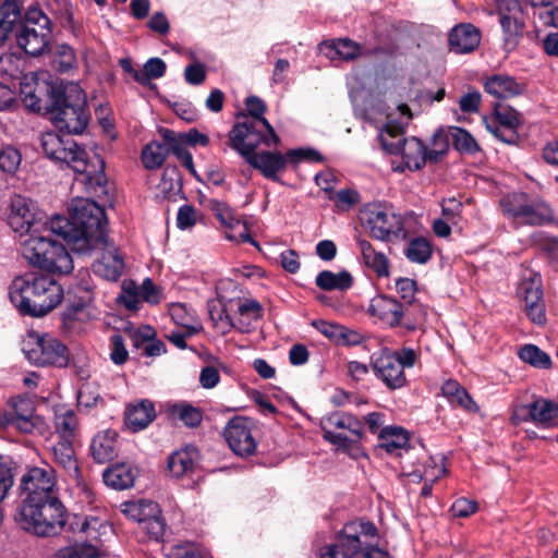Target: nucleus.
<instances>
[{"label":"nucleus","mask_w":558,"mask_h":558,"mask_svg":"<svg viewBox=\"0 0 558 558\" xmlns=\"http://www.w3.org/2000/svg\"><path fill=\"white\" fill-rule=\"evenodd\" d=\"M155 416L154 404L148 400L131 403L125 410V423L133 432L147 427Z\"/></svg>","instance_id":"36"},{"label":"nucleus","mask_w":558,"mask_h":558,"mask_svg":"<svg viewBox=\"0 0 558 558\" xmlns=\"http://www.w3.org/2000/svg\"><path fill=\"white\" fill-rule=\"evenodd\" d=\"M140 288L133 281H123L120 302L129 310H137L141 303Z\"/></svg>","instance_id":"61"},{"label":"nucleus","mask_w":558,"mask_h":558,"mask_svg":"<svg viewBox=\"0 0 558 558\" xmlns=\"http://www.w3.org/2000/svg\"><path fill=\"white\" fill-rule=\"evenodd\" d=\"M21 16V8L14 0H5L0 11V43H3Z\"/></svg>","instance_id":"49"},{"label":"nucleus","mask_w":558,"mask_h":558,"mask_svg":"<svg viewBox=\"0 0 558 558\" xmlns=\"http://www.w3.org/2000/svg\"><path fill=\"white\" fill-rule=\"evenodd\" d=\"M172 320L181 328H187V333H197L202 329L201 324L196 320L193 313L189 311L186 305L177 303L172 304L170 310Z\"/></svg>","instance_id":"50"},{"label":"nucleus","mask_w":558,"mask_h":558,"mask_svg":"<svg viewBox=\"0 0 558 558\" xmlns=\"http://www.w3.org/2000/svg\"><path fill=\"white\" fill-rule=\"evenodd\" d=\"M225 438L231 450L238 456L252 454L256 449L250 424L244 418L231 420L225 428Z\"/></svg>","instance_id":"28"},{"label":"nucleus","mask_w":558,"mask_h":558,"mask_svg":"<svg viewBox=\"0 0 558 558\" xmlns=\"http://www.w3.org/2000/svg\"><path fill=\"white\" fill-rule=\"evenodd\" d=\"M448 148V135L442 130L436 131L433 135L430 147L426 148L428 162H438L446 155Z\"/></svg>","instance_id":"58"},{"label":"nucleus","mask_w":558,"mask_h":558,"mask_svg":"<svg viewBox=\"0 0 558 558\" xmlns=\"http://www.w3.org/2000/svg\"><path fill=\"white\" fill-rule=\"evenodd\" d=\"M78 428L76 414L72 410H58L54 414V429L58 440L74 441Z\"/></svg>","instance_id":"43"},{"label":"nucleus","mask_w":558,"mask_h":558,"mask_svg":"<svg viewBox=\"0 0 558 558\" xmlns=\"http://www.w3.org/2000/svg\"><path fill=\"white\" fill-rule=\"evenodd\" d=\"M196 452L184 449L173 452L168 458V470L174 477H182L193 472L195 466Z\"/></svg>","instance_id":"44"},{"label":"nucleus","mask_w":558,"mask_h":558,"mask_svg":"<svg viewBox=\"0 0 558 558\" xmlns=\"http://www.w3.org/2000/svg\"><path fill=\"white\" fill-rule=\"evenodd\" d=\"M315 283L324 291H345L352 287L353 278L347 270L339 272L323 270L316 276Z\"/></svg>","instance_id":"40"},{"label":"nucleus","mask_w":558,"mask_h":558,"mask_svg":"<svg viewBox=\"0 0 558 558\" xmlns=\"http://www.w3.org/2000/svg\"><path fill=\"white\" fill-rule=\"evenodd\" d=\"M23 352L37 366L65 367L70 362L68 348L59 339L34 330L24 339Z\"/></svg>","instance_id":"11"},{"label":"nucleus","mask_w":558,"mask_h":558,"mask_svg":"<svg viewBox=\"0 0 558 558\" xmlns=\"http://www.w3.org/2000/svg\"><path fill=\"white\" fill-rule=\"evenodd\" d=\"M417 360V353L411 348H402L398 351L383 349L373 353L371 365L374 374L389 389H399L407 383L404 368L413 367Z\"/></svg>","instance_id":"8"},{"label":"nucleus","mask_w":558,"mask_h":558,"mask_svg":"<svg viewBox=\"0 0 558 558\" xmlns=\"http://www.w3.org/2000/svg\"><path fill=\"white\" fill-rule=\"evenodd\" d=\"M9 296L22 315L41 317L57 307L63 298V290L50 276L27 272L12 280Z\"/></svg>","instance_id":"3"},{"label":"nucleus","mask_w":558,"mask_h":558,"mask_svg":"<svg viewBox=\"0 0 558 558\" xmlns=\"http://www.w3.org/2000/svg\"><path fill=\"white\" fill-rule=\"evenodd\" d=\"M502 32V49L513 51L525 29V17L519 0H494Z\"/></svg>","instance_id":"15"},{"label":"nucleus","mask_w":558,"mask_h":558,"mask_svg":"<svg viewBox=\"0 0 558 558\" xmlns=\"http://www.w3.org/2000/svg\"><path fill=\"white\" fill-rule=\"evenodd\" d=\"M22 162V155L13 146H5L0 150V170L7 174L13 175L19 170Z\"/></svg>","instance_id":"57"},{"label":"nucleus","mask_w":558,"mask_h":558,"mask_svg":"<svg viewBox=\"0 0 558 558\" xmlns=\"http://www.w3.org/2000/svg\"><path fill=\"white\" fill-rule=\"evenodd\" d=\"M48 223L49 220L29 198L21 195L11 198L8 225L19 239L27 236L29 232L44 230Z\"/></svg>","instance_id":"14"},{"label":"nucleus","mask_w":558,"mask_h":558,"mask_svg":"<svg viewBox=\"0 0 558 558\" xmlns=\"http://www.w3.org/2000/svg\"><path fill=\"white\" fill-rule=\"evenodd\" d=\"M54 126L69 134H80L87 126L89 113L86 95L77 83L60 82L49 89L48 106Z\"/></svg>","instance_id":"4"},{"label":"nucleus","mask_w":558,"mask_h":558,"mask_svg":"<svg viewBox=\"0 0 558 558\" xmlns=\"http://www.w3.org/2000/svg\"><path fill=\"white\" fill-rule=\"evenodd\" d=\"M54 234L50 229V222L39 232H29L27 236L19 239L23 257L33 266L38 262H43L45 251L50 247L52 239L50 234Z\"/></svg>","instance_id":"29"},{"label":"nucleus","mask_w":558,"mask_h":558,"mask_svg":"<svg viewBox=\"0 0 558 558\" xmlns=\"http://www.w3.org/2000/svg\"><path fill=\"white\" fill-rule=\"evenodd\" d=\"M369 312L390 327L400 325L404 314L402 304L387 295L374 298L369 305Z\"/></svg>","instance_id":"33"},{"label":"nucleus","mask_w":558,"mask_h":558,"mask_svg":"<svg viewBox=\"0 0 558 558\" xmlns=\"http://www.w3.org/2000/svg\"><path fill=\"white\" fill-rule=\"evenodd\" d=\"M137 469L128 463H119L104 472V482L114 489H126L133 486Z\"/></svg>","instance_id":"38"},{"label":"nucleus","mask_w":558,"mask_h":558,"mask_svg":"<svg viewBox=\"0 0 558 558\" xmlns=\"http://www.w3.org/2000/svg\"><path fill=\"white\" fill-rule=\"evenodd\" d=\"M106 225L104 208L88 198L72 201L70 218L60 215L50 218L51 231L81 254H87L106 243Z\"/></svg>","instance_id":"1"},{"label":"nucleus","mask_w":558,"mask_h":558,"mask_svg":"<svg viewBox=\"0 0 558 558\" xmlns=\"http://www.w3.org/2000/svg\"><path fill=\"white\" fill-rule=\"evenodd\" d=\"M52 65L62 73L75 68L76 56L73 48L66 44L57 45L53 50Z\"/></svg>","instance_id":"54"},{"label":"nucleus","mask_w":558,"mask_h":558,"mask_svg":"<svg viewBox=\"0 0 558 558\" xmlns=\"http://www.w3.org/2000/svg\"><path fill=\"white\" fill-rule=\"evenodd\" d=\"M241 130L242 129H236L234 131L232 143H227V146L244 157L246 161L253 168L259 170L265 178L274 181L278 180V173L286 169L288 161L287 155L284 156L279 151L255 153V149L262 143L266 146L277 145L280 140L274 141L268 134L257 137L248 135L246 140L240 141L243 136V131Z\"/></svg>","instance_id":"6"},{"label":"nucleus","mask_w":558,"mask_h":558,"mask_svg":"<svg viewBox=\"0 0 558 558\" xmlns=\"http://www.w3.org/2000/svg\"><path fill=\"white\" fill-rule=\"evenodd\" d=\"M168 558H198V550L196 546L191 543H179L171 545L167 551Z\"/></svg>","instance_id":"64"},{"label":"nucleus","mask_w":558,"mask_h":558,"mask_svg":"<svg viewBox=\"0 0 558 558\" xmlns=\"http://www.w3.org/2000/svg\"><path fill=\"white\" fill-rule=\"evenodd\" d=\"M442 395L450 403L457 404L468 412L475 413L478 407L468 391L456 380H447L441 387Z\"/></svg>","instance_id":"41"},{"label":"nucleus","mask_w":558,"mask_h":558,"mask_svg":"<svg viewBox=\"0 0 558 558\" xmlns=\"http://www.w3.org/2000/svg\"><path fill=\"white\" fill-rule=\"evenodd\" d=\"M486 129L498 140L507 144H514L518 141L517 128L519 125V113L517 110L498 106L495 116L485 119Z\"/></svg>","instance_id":"25"},{"label":"nucleus","mask_w":558,"mask_h":558,"mask_svg":"<svg viewBox=\"0 0 558 558\" xmlns=\"http://www.w3.org/2000/svg\"><path fill=\"white\" fill-rule=\"evenodd\" d=\"M558 416V404L544 398L536 399L530 404L517 405L510 421L518 425L521 422L532 421L536 424L550 426Z\"/></svg>","instance_id":"23"},{"label":"nucleus","mask_w":558,"mask_h":558,"mask_svg":"<svg viewBox=\"0 0 558 558\" xmlns=\"http://www.w3.org/2000/svg\"><path fill=\"white\" fill-rule=\"evenodd\" d=\"M15 520L23 530L40 537H48L63 531L68 512L60 496L22 500Z\"/></svg>","instance_id":"5"},{"label":"nucleus","mask_w":558,"mask_h":558,"mask_svg":"<svg viewBox=\"0 0 558 558\" xmlns=\"http://www.w3.org/2000/svg\"><path fill=\"white\" fill-rule=\"evenodd\" d=\"M169 154V146L163 143L151 142L142 150V161L146 169H158L162 166Z\"/></svg>","instance_id":"48"},{"label":"nucleus","mask_w":558,"mask_h":558,"mask_svg":"<svg viewBox=\"0 0 558 558\" xmlns=\"http://www.w3.org/2000/svg\"><path fill=\"white\" fill-rule=\"evenodd\" d=\"M117 437L114 430L97 433L90 442V454L97 463H106L117 456Z\"/></svg>","instance_id":"35"},{"label":"nucleus","mask_w":558,"mask_h":558,"mask_svg":"<svg viewBox=\"0 0 558 558\" xmlns=\"http://www.w3.org/2000/svg\"><path fill=\"white\" fill-rule=\"evenodd\" d=\"M379 446L389 453L404 449L408 446L409 437L400 427H385L379 434Z\"/></svg>","instance_id":"47"},{"label":"nucleus","mask_w":558,"mask_h":558,"mask_svg":"<svg viewBox=\"0 0 558 558\" xmlns=\"http://www.w3.org/2000/svg\"><path fill=\"white\" fill-rule=\"evenodd\" d=\"M404 254L412 263L425 264L432 256V245L424 238H414L409 242Z\"/></svg>","instance_id":"53"},{"label":"nucleus","mask_w":558,"mask_h":558,"mask_svg":"<svg viewBox=\"0 0 558 558\" xmlns=\"http://www.w3.org/2000/svg\"><path fill=\"white\" fill-rule=\"evenodd\" d=\"M166 69V63L160 58H150L143 65L141 74H135V82L143 86H148L151 80L162 77Z\"/></svg>","instance_id":"52"},{"label":"nucleus","mask_w":558,"mask_h":558,"mask_svg":"<svg viewBox=\"0 0 558 558\" xmlns=\"http://www.w3.org/2000/svg\"><path fill=\"white\" fill-rule=\"evenodd\" d=\"M485 90L497 98H510L519 95L522 87L510 76L495 75L486 81Z\"/></svg>","instance_id":"42"},{"label":"nucleus","mask_w":558,"mask_h":558,"mask_svg":"<svg viewBox=\"0 0 558 558\" xmlns=\"http://www.w3.org/2000/svg\"><path fill=\"white\" fill-rule=\"evenodd\" d=\"M172 414L179 417L186 426L195 427L202 421L198 410L189 404H177L172 409Z\"/></svg>","instance_id":"62"},{"label":"nucleus","mask_w":558,"mask_h":558,"mask_svg":"<svg viewBox=\"0 0 558 558\" xmlns=\"http://www.w3.org/2000/svg\"><path fill=\"white\" fill-rule=\"evenodd\" d=\"M361 222L373 238L385 241L390 235L399 236L403 230L402 218L381 204H367L360 214Z\"/></svg>","instance_id":"16"},{"label":"nucleus","mask_w":558,"mask_h":558,"mask_svg":"<svg viewBox=\"0 0 558 558\" xmlns=\"http://www.w3.org/2000/svg\"><path fill=\"white\" fill-rule=\"evenodd\" d=\"M22 500L59 497L56 471L50 465L32 466L20 482Z\"/></svg>","instance_id":"17"},{"label":"nucleus","mask_w":558,"mask_h":558,"mask_svg":"<svg viewBox=\"0 0 558 558\" xmlns=\"http://www.w3.org/2000/svg\"><path fill=\"white\" fill-rule=\"evenodd\" d=\"M398 110L400 112L402 120L399 122H392V121L388 122L378 134V138L380 142H381V135L384 133H389V135H390L389 142H397L399 138H404L403 137V125H404V123L409 122V120L411 119L412 116H411L410 108L405 104L398 106Z\"/></svg>","instance_id":"55"},{"label":"nucleus","mask_w":558,"mask_h":558,"mask_svg":"<svg viewBox=\"0 0 558 558\" xmlns=\"http://www.w3.org/2000/svg\"><path fill=\"white\" fill-rule=\"evenodd\" d=\"M43 262L36 263L38 267L48 272L69 274L73 269V260L65 246L54 240L51 241L50 247L45 251Z\"/></svg>","instance_id":"31"},{"label":"nucleus","mask_w":558,"mask_h":558,"mask_svg":"<svg viewBox=\"0 0 558 558\" xmlns=\"http://www.w3.org/2000/svg\"><path fill=\"white\" fill-rule=\"evenodd\" d=\"M213 211L215 214V216L219 219V221L225 225L226 227L230 228V229H233L235 227H242V231L238 234V236L235 235H231V234H227V239L229 240H238V241H242V242H252V239L251 236L248 235L247 233V229H246V226L245 225H242L240 219H238L236 217H234L231 208L229 206H227L226 204L223 203H215L214 206H213Z\"/></svg>","instance_id":"45"},{"label":"nucleus","mask_w":558,"mask_h":558,"mask_svg":"<svg viewBox=\"0 0 558 558\" xmlns=\"http://www.w3.org/2000/svg\"><path fill=\"white\" fill-rule=\"evenodd\" d=\"M519 357L536 368L547 369L551 366L550 356L537 345L525 344L519 350Z\"/></svg>","instance_id":"51"},{"label":"nucleus","mask_w":558,"mask_h":558,"mask_svg":"<svg viewBox=\"0 0 558 558\" xmlns=\"http://www.w3.org/2000/svg\"><path fill=\"white\" fill-rule=\"evenodd\" d=\"M45 155L52 161L66 165L82 175L81 182L93 194H106L105 162L97 154L89 155L71 137V134L46 132L40 137Z\"/></svg>","instance_id":"2"},{"label":"nucleus","mask_w":558,"mask_h":558,"mask_svg":"<svg viewBox=\"0 0 558 558\" xmlns=\"http://www.w3.org/2000/svg\"><path fill=\"white\" fill-rule=\"evenodd\" d=\"M499 204L504 215L517 225L543 226L554 219V211L546 202L532 198L526 193H509L500 198Z\"/></svg>","instance_id":"9"},{"label":"nucleus","mask_w":558,"mask_h":558,"mask_svg":"<svg viewBox=\"0 0 558 558\" xmlns=\"http://www.w3.org/2000/svg\"><path fill=\"white\" fill-rule=\"evenodd\" d=\"M141 525L146 534L156 541L162 538L166 533V522L161 517V511L159 508L157 513L146 518L145 522H143Z\"/></svg>","instance_id":"60"},{"label":"nucleus","mask_w":558,"mask_h":558,"mask_svg":"<svg viewBox=\"0 0 558 558\" xmlns=\"http://www.w3.org/2000/svg\"><path fill=\"white\" fill-rule=\"evenodd\" d=\"M389 133L381 135L383 148L392 155L400 154L409 170H420L428 162L426 147L418 138H399L397 142H389Z\"/></svg>","instance_id":"21"},{"label":"nucleus","mask_w":558,"mask_h":558,"mask_svg":"<svg viewBox=\"0 0 558 558\" xmlns=\"http://www.w3.org/2000/svg\"><path fill=\"white\" fill-rule=\"evenodd\" d=\"M97 248H102L104 252L101 257L93 264V271L106 280H118L124 269L123 258L119 251L113 245H109L107 241Z\"/></svg>","instance_id":"30"},{"label":"nucleus","mask_w":558,"mask_h":558,"mask_svg":"<svg viewBox=\"0 0 558 558\" xmlns=\"http://www.w3.org/2000/svg\"><path fill=\"white\" fill-rule=\"evenodd\" d=\"M50 450L53 463L73 482L80 501L82 504L92 505L94 501V493L83 477L73 441L65 439L57 440L52 444Z\"/></svg>","instance_id":"13"},{"label":"nucleus","mask_w":558,"mask_h":558,"mask_svg":"<svg viewBox=\"0 0 558 558\" xmlns=\"http://www.w3.org/2000/svg\"><path fill=\"white\" fill-rule=\"evenodd\" d=\"M518 298L524 304L526 316L536 325L546 323L541 275L533 270H524L517 289Z\"/></svg>","instance_id":"18"},{"label":"nucleus","mask_w":558,"mask_h":558,"mask_svg":"<svg viewBox=\"0 0 558 558\" xmlns=\"http://www.w3.org/2000/svg\"><path fill=\"white\" fill-rule=\"evenodd\" d=\"M449 133L452 137L453 146L462 153H475L478 150V145L473 136L464 129L451 126Z\"/></svg>","instance_id":"59"},{"label":"nucleus","mask_w":558,"mask_h":558,"mask_svg":"<svg viewBox=\"0 0 558 558\" xmlns=\"http://www.w3.org/2000/svg\"><path fill=\"white\" fill-rule=\"evenodd\" d=\"M357 246L364 264L374 270L378 277H386L389 274V263L386 255L377 252L366 240H359Z\"/></svg>","instance_id":"39"},{"label":"nucleus","mask_w":558,"mask_h":558,"mask_svg":"<svg viewBox=\"0 0 558 558\" xmlns=\"http://www.w3.org/2000/svg\"><path fill=\"white\" fill-rule=\"evenodd\" d=\"M236 313L239 315L236 322L230 315L223 318L219 314V319L216 322V329L221 333H227L232 328L246 333L252 329V323L260 317L262 306L255 300L239 301Z\"/></svg>","instance_id":"26"},{"label":"nucleus","mask_w":558,"mask_h":558,"mask_svg":"<svg viewBox=\"0 0 558 558\" xmlns=\"http://www.w3.org/2000/svg\"><path fill=\"white\" fill-rule=\"evenodd\" d=\"M246 109L248 111V116H245L244 119L238 123H235L230 132L228 133V142L232 143L233 133L236 129H242V138L240 141L246 140L248 135L257 137L263 135H270V138L274 141L278 140V135L276 134L274 128L269 124V122L263 117L265 111L264 102L255 96H251L246 99Z\"/></svg>","instance_id":"19"},{"label":"nucleus","mask_w":558,"mask_h":558,"mask_svg":"<svg viewBox=\"0 0 558 558\" xmlns=\"http://www.w3.org/2000/svg\"><path fill=\"white\" fill-rule=\"evenodd\" d=\"M396 290L404 304H413L416 293V282L414 280L410 278H399L396 281Z\"/></svg>","instance_id":"63"},{"label":"nucleus","mask_w":558,"mask_h":558,"mask_svg":"<svg viewBox=\"0 0 558 558\" xmlns=\"http://www.w3.org/2000/svg\"><path fill=\"white\" fill-rule=\"evenodd\" d=\"M51 33L50 19L40 8L31 5L16 34V43L27 54L40 56L50 44Z\"/></svg>","instance_id":"10"},{"label":"nucleus","mask_w":558,"mask_h":558,"mask_svg":"<svg viewBox=\"0 0 558 558\" xmlns=\"http://www.w3.org/2000/svg\"><path fill=\"white\" fill-rule=\"evenodd\" d=\"M330 60L352 61L363 54V47L349 38H339L324 44L322 48Z\"/></svg>","instance_id":"37"},{"label":"nucleus","mask_w":558,"mask_h":558,"mask_svg":"<svg viewBox=\"0 0 558 558\" xmlns=\"http://www.w3.org/2000/svg\"><path fill=\"white\" fill-rule=\"evenodd\" d=\"M442 462L444 458L440 456L429 457L425 462L423 471H415L413 475L426 482H436L446 472Z\"/></svg>","instance_id":"56"},{"label":"nucleus","mask_w":558,"mask_h":558,"mask_svg":"<svg viewBox=\"0 0 558 558\" xmlns=\"http://www.w3.org/2000/svg\"><path fill=\"white\" fill-rule=\"evenodd\" d=\"M480 41V31L470 23L456 25L449 33L450 49L457 53L473 51L478 47Z\"/></svg>","instance_id":"32"},{"label":"nucleus","mask_w":558,"mask_h":558,"mask_svg":"<svg viewBox=\"0 0 558 558\" xmlns=\"http://www.w3.org/2000/svg\"><path fill=\"white\" fill-rule=\"evenodd\" d=\"M10 408L9 411L0 412V427L13 426L26 434L40 428L43 420L35 415V409L31 400L14 397L10 400Z\"/></svg>","instance_id":"20"},{"label":"nucleus","mask_w":558,"mask_h":558,"mask_svg":"<svg viewBox=\"0 0 558 558\" xmlns=\"http://www.w3.org/2000/svg\"><path fill=\"white\" fill-rule=\"evenodd\" d=\"M70 531L81 532L86 535V539H75L74 542L57 550V558H101L104 550L101 548V537L111 531V526L105 521L95 517H74L70 523Z\"/></svg>","instance_id":"7"},{"label":"nucleus","mask_w":558,"mask_h":558,"mask_svg":"<svg viewBox=\"0 0 558 558\" xmlns=\"http://www.w3.org/2000/svg\"><path fill=\"white\" fill-rule=\"evenodd\" d=\"M319 558H389L387 553L376 548L372 543L365 544L364 550H359L340 533L336 542L319 549Z\"/></svg>","instance_id":"27"},{"label":"nucleus","mask_w":558,"mask_h":558,"mask_svg":"<svg viewBox=\"0 0 558 558\" xmlns=\"http://www.w3.org/2000/svg\"><path fill=\"white\" fill-rule=\"evenodd\" d=\"M324 439L339 449H348L364 435L363 423L348 412H333L323 417Z\"/></svg>","instance_id":"12"},{"label":"nucleus","mask_w":558,"mask_h":558,"mask_svg":"<svg viewBox=\"0 0 558 558\" xmlns=\"http://www.w3.org/2000/svg\"><path fill=\"white\" fill-rule=\"evenodd\" d=\"M93 291L87 284H80L70 291L66 298V306L62 312V320L65 327L74 328L76 323H85L93 317L92 310Z\"/></svg>","instance_id":"22"},{"label":"nucleus","mask_w":558,"mask_h":558,"mask_svg":"<svg viewBox=\"0 0 558 558\" xmlns=\"http://www.w3.org/2000/svg\"><path fill=\"white\" fill-rule=\"evenodd\" d=\"M60 82H39L34 73H27L20 81V95L24 105L34 112L45 111L48 106L49 89Z\"/></svg>","instance_id":"24"},{"label":"nucleus","mask_w":558,"mask_h":558,"mask_svg":"<svg viewBox=\"0 0 558 558\" xmlns=\"http://www.w3.org/2000/svg\"><path fill=\"white\" fill-rule=\"evenodd\" d=\"M121 511L130 520L142 524L146 518L158 512V504L144 499L125 501L121 505Z\"/></svg>","instance_id":"46"},{"label":"nucleus","mask_w":558,"mask_h":558,"mask_svg":"<svg viewBox=\"0 0 558 558\" xmlns=\"http://www.w3.org/2000/svg\"><path fill=\"white\" fill-rule=\"evenodd\" d=\"M341 533L349 541V545L364 550L365 544L372 543L376 548L377 529L372 522H350L345 524Z\"/></svg>","instance_id":"34"}]
</instances>
